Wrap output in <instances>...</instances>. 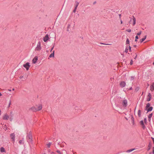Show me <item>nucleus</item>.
<instances>
[{"instance_id": "obj_19", "label": "nucleus", "mask_w": 154, "mask_h": 154, "mask_svg": "<svg viewBox=\"0 0 154 154\" xmlns=\"http://www.w3.org/2000/svg\"><path fill=\"white\" fill-rule=\"evenodd\" d=\"M133 25H134L136 23V19L134 17H133Z\"/></svg>"}, {"instance_id": "obj_41", "label": "nucleus", "mask_w": 154, "mask_h": 154, "mask_svg": "<svg viewBox=\"0 0 154 154\" xmlns=\"http://www.w3.org/2000/svg\"><path fill=\"white\" fill-rule=\"evenodd\" d=\"M54 47V46L51 48V51H52V50L53 49Z\"/></svg>"}, {"instance_id": "obj_42", "label": "nucleus", "mask_w": 154, "mask_h": 154, "mask_svg": "<svg viewBox=\"0 0 154 154\" xmlns=\"http://www.w3.org/2000/svg\"><path fill=\"white\" fill-rule=\"evenodd\" d=\"M8 91H11V89H8Z\"/></svg>"}, {"instance_id": "obj_44", "label": "nucleus", "mask_w": 154, "mask_h": 154, "mask_svg": "<svg viewBox=\"0 0 154 154\" xmlns=\"http://www.w3.org/2000/svg\"><path fill=\"white\" fill-rule=\"evenodd\" d=\"M51 154H55L54 152H52Z\"/></svg>"}, {"instance_id": "obj_34", "label": "nucleus", "mask_w": 154, "mask_h": 154, "mask_svg": "<svg viewBox=\"0 0 154 154\" xmlns=\"http://www.w3.org/2000/svg\"><path fill=\"white\" fill-rule=\"evenodd\" d=\"M144 122L145 123H146V122H147V120H146V118H145L144 119Z\"/></svg>"}, {"instance_id": "obj_21", "label": "nucleus", "mask_w": 154, "mask_h": 154, "mask_svg": "<svg viewBox=\"0 0 154 154\" xmlns=\"http://www.w3.org/2000/svg\"><path fill=\"white\" fill-rule=\"evenodd\" d=\"M54 51H53V53H51L49 56V57H54Z\"/></svg>"}, {"instance_id": "obj_39", "label": "nucleus", "mask_w": 154, "mask_h": 154, "mask_svg": "<svg viewBox=\"0 0 154 154\" xmlns=\"http://www.w3.org/2000/svg\"><path fill=\"white\" fill-rule=\"evenodd\" d=\"M22 140H20L19 141V143L20 144H21L22 143Z\"/></svg>"}, {"instance_id": "obj_2", "label": "nucleus", "mask_w": 154, "mask_h": 154, "mask_svg": "<svg viewBox=\"0 0 154 154\" xmlns=\"http://www.w3.org/2000/svg\"><path fill=\"white\" fill-rule=\"evenodd\" d=\"M23 66L26 69V70L27 71L29 70V68L30 66V65L29 64V63L28 62L23 64Z\"/></svg>"}, {"instance_id": "obj_26", "label": "nucleus", "mask_w": 154, "mask_h": 154, "mask_svg": "<svg viewBox=\"0 0 154 154\" xmlns=\"http://www.w3.org/2000/svg\"><path fill=\"white\" fill-rule=\"evenodd\" d=\"M151 144H149V146H148L149 148L148 149V151L149 149H150L151 148Z\"/></svg>"}, {"instance_id": "obj_10", "label": "nucleus", "mask_w": 154, "mask_h": 154, "mask_svg": "<svg viewBox=\"0 0 154 154\" xmlns=\"http://www.w3.org/2000/svg\"><path fill=\"white\" fill-rule=\"evenodd\" d=\"M122 104L124 106H126L127 104V100H124Z\"/></svg>"}, {"instance_id": "obj_11", "label": "nucleus", "mask_w": 154, "mask_h": 154, "mask_svg": "<svg viewBox=\"0 0 154 154\" xmlns=\"http://www.w3.org/2000/svg\"><path fill=\"white\" fill-rule=\"evenodd\" d=\"M150 89L151 91L154 90V83H153L150 86Z\"/></svg>"}, {"instance_id": "obj_33", "label": "nucleus", "mask_w": 154, "mask_h": 154, "mask_svg": "<svg viewBox=\"0 0 154 154\" xmlns=\"http://www.w3.org/2000/svg\"><path fill=\"white\" fill-rule=\"evenodd\" d=\"M136 39L135 40V41H137V39H138L139 38V37L137 36H136L135 37Z\"/></svg>"}, {"instance_id": "obj_9", "label": "nucleus", "mask_w": 154, "mask_h": 154, "mask_svg": "<svg viewBox=\"0 0 154 154\" xmlns=\"http://www.w3.org/2000/svg\"><path fill=\"white\" fill-rule=\"evenodd\" d=\"M125 83L124 82H122L120 83V85L122 87H124L125 86Z\"/></svg>"}, {"instance_id": "obj_35", "label": "nucleus", "mask_w": 154, "mask_h": 154, "mask_svg": "<svg viewBox=\"0 0 154 154\" xmlns=\"http://www.w3.org/2000/svg\"><path fill=\"white\" fill-rule=\"evenodd\" d=\"M11 104V101H10L9 102V103L8 105V107H9L10 106Z\"/></svg>"}, {"instance_id": "obj_46", "label": "nucleus", "mask_w": 154, "mask_h": 154, "mask_svg": "<svg viewBox=\"0 0 154 154\" xmlns=\"http://www.w3.org/2000/svg\"><path fill=\"white\" fill-rule=\"evenodd\" d=\"M134 47H136V45H134Z\"/></svg>"}, {"instance_id": "obj_25", "label": "nucleus", "mask_w": 154, "mask_h": 154, "mask_svg": "<svg viewBox=\"0 0 154 154\" xmlns=\"http://www.w3.org/2000/svg\"><path fill=\"white\" fill-rule=\"evenodd\" d=\"M51 143H48V144H47V146H48V147H50V146L51 145Z\"/></svg>"}, {"instance_id": "obj_30", "label": "nucleus", "mask_w": 154, "mask_h": 154, "mask_svg": "<svg viewBox=\"0 0 154 154\" xmlns=\"http://www.w3.org/2000/svg\"><path fill=\"white\" fill-rule=\"evenodd\" d=\"M128 48H127V47H126V49H125V52L126 53H128Z\"/></svg>"}, {"instance_id": "obj_4", "label": "nucleus", "mask_w": 154, "mask_h": 154, "mask_svg": "<svg viewBox=\"0 0 154 154\" xmlns=\"http://www.w3.org/2000/svg\"><path fill=\"white\" fill-rule=\"evenodd\" d=\"M27 138L28 141L29 142H32V136L31 135H30V134L29 135L27 136Z\"/></svg>"}, {"instance_id": "obj_6", "label": "nucleus", "mask_w": 154, "mask_h": 154, "mask_svg": "<svg viewBox=\"0 0 154 154\" xmlns=\"http://www.w3.org/2000/svg\"><path fill=\"white\" fill-rule=\"evenodd\" d=\"M38 60V57L37 56H35L34 57V58L33 59L32 62L33 63L35 64L36 62Z\"/></svg>"}, {"instance_id": "obj_47", "label": "nucleus", "mask_w": 154, "mask_h": 154, "mask_svg": "<svg viewBox=\"0 0 154 154\" xmlns=\"http://www.w3.org/2000/svg\"><path fill=\"white\" fill-rule=\"evenodd\" d=\"M12 90H13V91H14V88H13V89H12Z\"/></svg>"}, {"instance_id": "obj_8", "label": "nucleus", "mask_w": 154, "mask_h": 154, "mask_svg": "<svg viewBox=\"0 0 154 154\" xmlns=\"http://www.w3.org/2000/svg\"><path fill=\"white\" fill-rule=\"evenodd\" d=\"M9 118V116L8 115L6 114L3 117V119L4 120H8Z\"/></svg>"}, {"instance_id": "obj_18", "label": "nucleus", "mask_w": 154, "mask_h": 154, "mask_svg": "<svg viewBox=\"0 0 154 154\" xmlns=\"http://www.w3.org/2000/svg\"><path fill=\"white\" fill-rule=\"evenodd\" d=\"M152 109V107H150L149 108H148L146 110H147L148 112L151 111Z\"/></svg>"}, {"instance_id": "obj_49", "label": "nucleus", "mask_w": 154, "mask_h": 154, "mask_svg": "<svg viewBox=\"0 0 154 154\" xmlns=\"http://www.w3.org/2000/svg\"><path fill=\"white\" fill-rule=\"evenodd\" d=\"M153 65H154V62L153 63Z\"/></svg>"}, {"instance_id": "obj_40", "label": "nucleus", "mask_w": 154, "mask_h": 154, "mask_svg": "<svg viewBox=\"0 0 154 154\" xmlns=\"http://www.w3.org/2000/svg\"><path fill=\"white\" fill-rule=\"evenodd\" d=\"M153 152H152V153H153V154H154V147H153Z\"/></svg>"}, {"instance_id": "obj_27", "label": "nucleus", "mask_w": 154, "mask_h": 154, "mask_svg": "<svg viewBox=\"0 0 154 154\" xmlns=\"http://www.w3.org/2000/svg\"><path fill=\"white\" fill-rule=\"evenodd\" d=\"M23 76H21L20 77V79H22L23 81H24V79H23Z\"/></svg>"}, {"instance_id": "obj_12", "label": "nucleus", "mask_w": 154, "mask_h": 154, "mask_svg": "<svg viewBox=\"0 0 154 154\" xmlns=\"http://www.w3.org/2000/svg\"><path fill=\"white\" fill-rule=\"evenodd\" d=\"M140 125H142V127L143 129H144L145 128V126L143 122V121H141L140 122Z\"/></svg>"}, {"instance_id": "obj_48", "label": "nucleus", "mask_w": 154, "mask_h": 154, "mask_svg": "<svg viewBox=\"0 0 154 154\" xmlns=\"http://www.w3.org/2000/svg\"><path fill=\"white\" fill-rule=\"evenodd\" d=\"M1 110H0V115H1Z\"/></svg>"}, {"instance_id": "obj_31", "label": "nucleus", "mask_w": 154, "mask_h": 154, "mask_svg": "<svg viewBox=\"0 0 154 154\" xmlns=\"http://www.w3.org/2000/svg\"><path fill=\"white\" fill-rule=\"evenodd\" d=\"M141 33V31H140L139 32L137 33V35H140Z\"/></svg>"}, {"instance_id": "obj_14", "label": "nucleus", "mask_w": 154, "mask_h": 154, "mask_svg": "<svg viewBox=\"0 0 154 154\" xmlns=\"http://www.w3.org/2000/svg\"><path fill=\"white\" fill-rule=\"evenodd\" d=\"M30 109L33 111H37V109L35 106H33L30 108Z\"/></svg>"}, {"instance_id": "obj_24", "label": "nucleus", "mask_w": 154, "mask_h": 154, "mask_svg": "<svg viewBox=\"0 0 154 154\" xmlns=\"http://www.w3.org/2000/svg\"><path fill=\"white\" fill-rule=\"evenodd\" d=\"M150 104L149 103H148L147 104H146V109H147L149 107V106H150Z\"/></svg>"}, {"instance_id": "obj_28", "label": "nucleus", "mask_w": 154, "mask_h": 154, "mask_svg": "<svg viewBox=\"0 0 154 154\" xmlns=\"http://www.w3.org/2000/svg\"><path fill=\"white\" fill-rule=\"evenodd\" d=\"M126 42V44H129V40L128 39H127Z\"/></svg>"}, {"instance_id": "obj_23", "label": "nucleus", "mask_w": 154, "mask_h": 154, "mask_svg": "<svg viewBox=\"0 0 154 154\" xmlns=\"http://www.w3.org/2000/svg\"><path fill=\"white\" fill-rule=\"evenodd\" d=\"M138 115L139 117L141 116V111L139 110L138 111Z\"/></svg>"}, {"instance_id": "obj_45", "label": "nucleus", "mask_w": 154, "mask_h": 154, "mask_svg": "<svg viewBox=\"0 0 154 154\" xmlns=\"http://www.w3.org/2000/svg\"><path fill=\"white\" fill-rule=\"evenodd\" d=\"M2 94H1V93H0V97L2 96Z\"/></svg>"}, {"instance_id": "obj_16", "label": "nucleus", "mask_w": 154, "mask_h": 154, "mask_svg": "<svg viewBox=\"0 0 154 154\" xmlns=\"http://www.w3.org/2000/svg\"><path fill=\"white\" fill-rule=\"evenodd\" d=\"M0 151L2 152H5V150L3 147H1L0 148Z\"/></svg>"}, {"instance_id": "obj_20", "label": "nucleus", "mask_w": 154, "mask_h": 154, "mask_svg": "<svg viewBox=\"0 0 154 154\" xmlns=\"http://www.w3.org/2000/svg\"><path fill=\"white\" fill-rule=\"evenodd\" d=\"M152 113H151V114H150L148 116V119H149V121H150L151 118V117L152 116Z\"/></svg>"}, {"instance_id": "obj_43", "label": "nucleus", "mask_w": 154, "mask_h": 154, "mask_svg": "<svg viewBox=\"0 0 154 154\" xmlns=\"http://www.w3.org/2000/svg\"><path fill=\"white\" fill-rule=\"evenodd\" d=\"M121 23L122 24V20H121Z\"/></svg>"}, {"instance_id": "obj_5", "label": "nucleus", "mask_w": 154, "mask_h": 154, "mask_svg": "<svg viewBox=\"0 0 154 154\" xmlns=\"http://www.w3.org/2000/svg\"><path fill=\"white\" fill-rule=\"evenodd\" d=\"M49 39L48 35H46L43 38V40L45 42H46Z\"/></svg>"}, {"instance_id": "obj_13", "label": "nucleus", "mask_w": 154, "mask_h": 154, "mask_svg": "<svg viewBox=\"0 0 154 154\" xmlns=\"http://www.w3.org/2000/svg\"><path fill=\"white\" fill-rule=\"evenodd\" d=\"M57 152L59 154H63V153H66V151L65 150H63L61 152H60L59 151L57 150Z\"/></svg>"}, {"instance_id": "obj_37", "label": "nucleus", "mask_w": 154, "mask_h": 154, "mask_svg": "<svg viewBox=\"0 0 154 154\" xmlns=\"http://www.w3.org/2000/svg\"><path fill=\"white\" fill-rule=\"evenodd\" d=\"M129 49L130 51H131V47L130 46H129Z\"/></svg>"}, {"instance_id": "obj_29", "label": "nucleus", "mask_w": 154, "mask_h": 154, "mask_svg": "<svg viewBox=\"0 0 154 154\" xmlns=\"http://www.w3.org/2000/svg\"><path fill=\"white\" fill-rule=\"evenodd\" d=\"M134 149H129V150H128V152H131L132 151H133V150H134Z\"/></svg>"}, {"instance_id": "obj_22", "label": "nucleus", "mask_w": 154, "mask_h": 154, "mask_svg": "<svg viewBox=\"0 0 154 154\" xmlns=\"http://www.w3.org/2000/svg\"><path fill=\"white\" fill-rule=\"evenodd\" d=\"M75 4V9H77V8L79 5V3L77 2H76Z\"/></svg>"}, {"instance_id": "obj_38", "label": "nucleus", "mask_w": 154, "mask_h": 154, "mask_svg": "<svg viewBox=\"0 0 154 154\" xmlns=\"http://www.w3.org/2000/svg\"><path fill=\"white\" fill-rule=\"evenodd\" d=\"M76 9H75V8L74 10H73V12L75 13L76 11Z\"/></svg>"}, {"instance_id": "obj_3", "label": "nucleus", "mask_w": 154, "mask_h": 154, "mask_svg": "<svg viewBox=\"0 0 154 154\" xmlns=\"http://www.w3.org/2000/svg\"><path fill=\"white\" fill-rule=\"evenodd\" d=\"M10 136L12 141L14 143L15 141V135L14 133H12L10 134Z\"/></svg>"}, {"instance_id": "obj_17", "label": "nucleus", "mask_w": 154, "mask_h": 154, "mask_svg": "<svg viewBox=\"0 0 154 154\" xmlns=\"http://www.w3.org/2000/svg\"><path fill=\"white\" fill-rule=\"evenodd\" d=\"M146 38V36H145L144 38L140 40V42L141 43L143 42Z\"/></svg>"}, {"instance_id": "obj_1", "label": "nucleus", "mask_w": 154, "mask_h": 154, "mask_svg": "<svg viewBox=\"0 0 154 154\" xmlns=\"http://www.w3.org/2000/svg\"><path fill=\"white\" fill-rule=\"evenodd\" d=\"M41 44L40 42H39L35 48V50L37 51H39L41 49Z\"/></svg>"}, {"instance_id": "obj_50", "label": "nucleus", "mask_w": 154, "mask_h": 154, "mask_svg": "<svg viewBox=\"0 0 154 154\" xmlns=\"http://www.w3.org/2000/svg\"><path fill=\"white\" fill-rule=\"evenodd\" d=\"M136 57H137V56H136V57H135V58H136Z\"/></svg>"}, {"instance_id": "obj_15", "label": "nucleus", "mask_w": 154, "mask_h": 154, "mask_svg": "<svg viewBox=\"0 0 154 154\" xmlns=\"http://www.w3.org/2000/svg\"><path fill=\"white\" fill-rule=\"evenodd\" d=\"M42 109V106L41 105H39L38 106V108H37V111L41 110Z\"/></svg>"}, {"instance_id": "obj_32", "label": "nucleus", "mask_w": 154, "mask_h": 154, "mask_svg": "<svg viewBox=\"0 0 154 154\" xmlns=\"http://www.w3.org/2000/svg\"><path fill=\"white\" fill-rule=\"evenodd\" d=\"M126 31L128 32H131V30L130 29H127L126 30Z\"/></svg>"}, {"instance_id": "obj_36", "label": "nucleus", "mask_w": 154, "mask_h": 154, "mask_svg": "<svg viewBox=\"0 0 154 154\" xmlns=\"http://www.w3.org/2000/svg\"><path fill=\"white\" fill-rule=\"evenodd\" d=\"M133 61L131 60V62H130V64L131 65H132V64H133Z\"/></svg>"}, {"instance_id": "obj_7", "label": "nucleus", "mask_w": 154, "mask_h": 154, "mask_svg": "<svg viewBox=\"0 0 154 154\" xmlns=\"http://www.w3.org/2000/svg\"><path fill=\"white\" fill-rule=\"evenodd\" d=\"M151 95L150 93H149L148 94L147 97V100L148 101H150L151 98Z\"/></svg>"}]
</instances>
